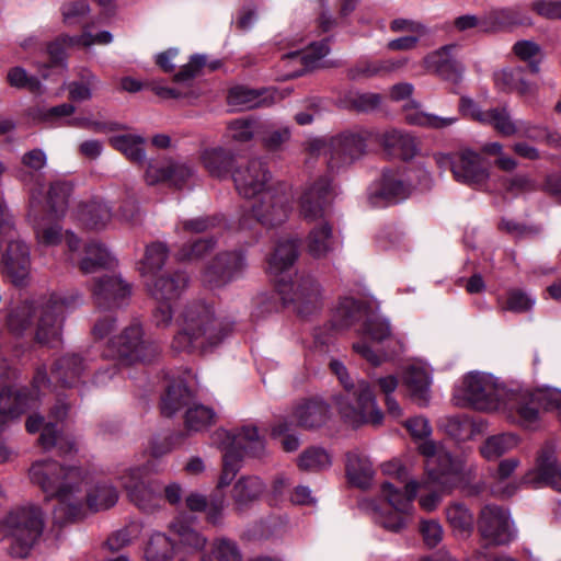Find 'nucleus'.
I'll return each instance as SVG.
<instances>
[{"label":"nucleus","instance_id":"nucleus-48","mask_svg":"<svg viewBox=\"0 0 561 561\" xmlns=\"http://www.w3.org/2000/svg\"><path fill=\"white\" fill-rule=\"evenodd\" d=\"M113 148L121 151L134 162H142L146 158L145 139L138 135H118L110 138Z\"/></svg>","mask_w":561,"mask_h":561},{"label":"nucleus","instance_id":"nucleus-61","mask_svg":"<svg viewBox=\"0 0 561 561\" xmlns=\"http://www.w3.org/2000/svg\"><path fill=\"white\" fill-rule=\"evenodd\" d=\"M520 135L534 141L547 142L557 146L560 141V136L551 131L543 125H535L529 122L520 124Z\"/></svg>","mask_w":561,"mask_h":561},{"label":"nucleus","instance_id":"nucleus-2","mask_svg":"<svg viewBox=\"0 0 561 561\" xmlns=\"http://www.w3.org/2000/svg\"><path fill=\"white\" fill-rule=\"evenodd\" d=\"M335 194L331 178L322 175L306 185L299 199L301 217L309 222L319 221L306 240L308 253L316 259L324 257L333 250V230L325 218Z\"/></svg>","mask_w":561,"mask_h":561},{"label":"nucleus","instance_id":"nucleus-5","mask_svg":"<svg viewBox=\"0 0 561 561\" xmlns=\"http://www.w3.org/2000/svg\"><path fill=\"white\" fill-rule=\"evenodd\" d=\"M80 297H61L51 295V298L39 309L24 302L8 317V328L14 334H21L30 324L32 313H38L35 337L41 344H51L60 340L64 311L72 306Z\"/></svg>","mask_w":561,"mask_h":561},{"label":"nucleus","instance_id":"nucleus-56","mask_svg":"<svg viewBox=\"0 0 561 561\" xmlns=\"http://www.w3.org/2000/svg\"><path fill=\"white\" fill-rule=\"evenodd\" d=\"M7 82L12 88L25 89L31 93L38 94L43 91L41 80L36 76L30 75L26 69L21 66H15L8 70Z\"/></svg>","mask_w":561,"mask_h":561},{"label":"nucleus","instance_id":"nucleus-8","mask_svg":"<svg viewBox=\"0 0 561 561\" xmlns=\"http://www.w3.org/2000/svg\"><path fill=\"white\" fill-rule=\"evenodd\" d=\"M462 390L466 400L476 409L483 411L502 410L516 423H518V412L512 403L513 397L528 391L527 389L507 390L492 375L481 373L467 375L462 381Z\"/></svg>","mask_w":561,"mask_h":561},{"label":"nucleus","instance_id":"nucleus-7","mask_svg":"<svg viewBox=\"0 0 561 561\" xmlns=\"http://www.w3.org/2000/svg\"><path fill=\"white\" fill-rule=\"evenodd\" d=\"M44 513L34 504L11 510L0 520V540H11L10 553L25 558L37 542L44 530Z\"/></svg>","mask_w":561,"mask_h":561},{"label":"nucleus","instance_id":"nucleus-55","mask_svg":"<svg viewBox=\"0 0 561 561\" xmlns=\"http://www.w3.org/2000/svg\"><path fill=\"white\" fill-rule=\"evenodd\" d=\"M71 191L72 187L68 182L55 181L51 183L47 193V206L56 218L64 216Z\"/></svg>","mask_w":561,"mask_h":561},{"label":"nucleus","instance_id":"nucleus-36","mask_svg":"<svg viewBox=\"0 0 561 561\" xmlns=\"http://www.w3.org/2000/svg\"><path fill=\"white\" fill-rule=\"evenodd\" d=\"M410 192L411 187L404 182L402 174L398 171L386 170L382 173L380 185L375 194L387 203H398L405 199L410 195Z\"/></svg>","mask_w":561,"mask_h":561},{"label":"nucleus","instance_id":"nucleus-19","mask_svg":"<svg viewBox=\"0 0 561 561\" xmlns=\"http://www.w3.org/2000/svg\"><path fill=\"white\" fill-rule=\"evenodd\" d=\"M0 243L1 247H4L2 251L3 273L14 285H22L30 274L28 247L21 240L19 233L16 237L0 238Z\"/></svg>","mask_w":561,"mask_h":561},{"label":"nucleus","instance_id":"nucleus-47","mask_svg":"<svg viewBox=\"0 0 561 561\" xmlns=\"http://www.w3.org/2000/svg\"><path fill=\"white\" fill-rule=\"evenodd\" d=\"M264 94L265 91L238 85L230 89L228 103L232 106H239L241 110L261 107L267 104Z\"/></svg>","mask_w":561,"mask_h":561},{"label":"nucleus","instance_id":"nucleus-27","mask_svg":"<svg viewBox=\"0 0 561 561\" xmlns=\"http://www.w3.org/2000/svg\"><path fill=\"white\" fill-rule=\"evenodd\" d=\"M455 44L446 45L425 56L423 65L427 71L445 80L458 81L463 72V66L453 56Z\"/></svg>","mask_w":561,"mask_h":561},{"label":"nucleus","instance_id":"nucleus-31","mask_svg":"<svg viewBox=\"0 0 561 561\" xmlns=\"http://www.w3.org/2000/svg\"><path fill=\"white\" fill-rule=\"evenodd\" d=\"M83 370L82 358L76 354H68L56 362L51 377L65 389H78Z\"/></svg>","mask_w":561,"mask_h":561},{"label":"nucleus","instance_id":"nucleus-29","mask_svg":"<svg viewBox=\"0 0 561 561\" xmlns=\"http://www.w3.org/2000/svg\"><path fill=\"white\" fill-rule=\"evenodd\" d=\"M299 254V241L291 237H282L267 260V272L278 275L294 265Z\"/></svg>","mask_w":561,"mask_h":561},{"label":"nucleus","instance_id":"nucleus-22","mask_svg":"<svg viewBox=\"0 0 561 561\" xmlns=\"http://www.w3.org/2000/svg\"><path fill=\"white\" fill-rule=\"evenodd\" d=\"M194 174L195 169L187 162L165 160L148 165L146 181L150 185L168 182L172 186L182 187Z\"/></svg>","mask_w":561,"mask_h":561},{"label":"nucleus","instance_id":"nucleus-17","mask_svg":"<svg viewBox=\"0 0 561 561\" xmlns=\"http://www.w3.org/2000/svg\"><path fill=\"white\" fill-rule=\"evenodd\" d=\"M365 333L376 342L387 341L392 345L389 353L376 354L366 342L353 344V350L374 366L380 365L383 360L399 354L402 351V343L391 335L389 322L379 317H371L365 322Z\"/></svg>","mask_w":561,"mask_h":561},{"label":"nucleus","instance_id":"nucleus-25","mask_svg":"<svg viewBox=\"0 0 561 561\" xmlns=\"http://www.w3.org/2000/svg\"><path fill=\"white\" fill-rule=\"evenodd\" d=\"M451 172L456 181L468 185H480L489 178L479 153L465 149L454 156Z\"/></svg>","mask_w":561,"mask_h":561},{"label":"nucleus","instance_id":"nucleus-1","mask_svg":"<svg viewBox=\"0 0 561 561\" xmlns=\"http://www.w3.org/2000/svg\"><path fill=\"white\" fill-rule=\"evenodd\" d=\"M32 483L41 488L46 500L55 499L53 518L64 525L84 517L87 510L100 512L113 507L118 491L108 480L89 482L88 473L55 460L36 461L30 468Z\"/></svg>","mask_w":561,"mask_h":561},{"label":"nucleus","instance_id":"nucleus-64","mask_svg":"<svg viewBox=\"0 0 561 561\" xmlns=\"http://www.w3.org/2000/svg\"><path fill=\"white\" fill-rule=\"evenodd\" d=\"M229 137L238 142H247L253 138L254 121L237 118L228 124Z\"/></svg>","mask_w":561,"mask_h":561},{"label":"nucleus","instance_id":"nucleus-21","mask_svg":"<svg viewBox=\"0 0 561 561\" xmlns=\"http://www.w3.org/2000/svg\"><path fill=\"white\" fill-rule=\"evenodd\" d=\"M25 428L30 434L41 431L38 444L44 450H50L57 447L60 454H69L76 450V444L72 438L64 436L57 430L56 424L44 422V417L38 413H31L25 422Z\"/></svg>","mask_w":561,"mask_h":561},{"label":"nucleus","instance_id":"nucleus-16","mask_svg":"<svg viewBox=\"0 0 561 561\" xmlns=\"http://www.w3.org/2000/svg\"><path fill=\"white\" fill-rule=\"evenodd\" d=\"M370 134L366 130L345 131L330 140V169H340L352 164L366 153L367 141Z\"/></svg>","mask_w":561,"mask_h":561},{"label":"nucleus","instance_id":"nucleus-11","mask_svg":"<svg viewBox=\"0 0 561 561\" xmlns=\"http://www.w3.org/2000/svg\"><path fill=\"white\" fill-rule=\"evenodd\" d=\"M157 352L158 347L144 339L142 328L137 322L111 339L107 346V355L116 358L122 365L149 362Z\"/></svg>","mask_w":561,"mask_h":561},{"label":"nucleus","instance_id":"nucleus-49","mask_svg":"<svg viewBox=\"0 0 561 561\" xmlns=\"http://www.w3.org/2000/svg\"><path fill=\"white\" fill-rule=\"evenodd\" d=\"M404 119L410 125L442 129L455 124L457 117H440L420 111L416 106H405Z\"/></svg>","mask_w":561,"mask_h":561},{"label":"nucleus","instance_id":"nucleus-26","mask_svg":"<svg viewBox=\"0 0 561 561\" xmlns=\"http://www.w3.org/2000/svg\"><path fill=\"white\" fill-rule=\"evenodd\" d=\"M428 488L416 480H407V482H389L381 484V497L389 507L401 513H412L413 500L420 488Z\"/></svg>","mask_w":561,"mask_h":561},{"label":"nucleus","instance_id":"nucleus-23","mask_svg":"<svg viewBox=\"0 0 561 561\" xmlns=\"http://www.w3.org/2000/svg\"><path fill=\"white\" fill-rule=\"evenodd\" d=\"M38 404V394L33 396L26 391L13 392L10 389H2L0 392V431L7 428L22 413L36 409Z\"/></svg>","mask_w":561,"mask_h":561},{"label":"nucleus","instance_id":"nucleus-59","mask_svg":"<svg viewBox=\"0 0 561 561\" xmlns=\"http://www.w3.org/2000/svg\"><path fill=\"white\" fill-rule=\"evenodd\" d=\"M446 517L449 525L457 533H470L473 529V515L460 503L450 505L446 510Z\"/></svg>","mask_w":561,"mask_h":561},{"label":"nucleus","instance_id":"nucleus-45","mask_svg":"<svg viewBox=\"0 0 561 561\" xmlns=\"http://www.w3.org/2000/svg\"><path fill=\"white\" fill-rule=\"evenodd\" d=\"M346 473L353 484L363 488L373 476L371 462L359 453L350 451L346 455Z\"/></svg>","mask_w":561,"mask_h":561},{"label":"nucleus","instance_id":"nucleus-3","mask_svg":"<svg viewBox=\"0 0 561 561\" xmlns=\"http://www.w3.org/2000/svg\"><path fill=\"white\" fill-rule=\"evenodd\" d=\"M178 321L180 330L173 337L172 347L179 352L216 345L231 330V324L219 319L215 307L205 300L188 302Z\"/></svg>","mask_w":561,"mask_h":561},{"label":"nucleus","instance_id":"nucleus-40","mask_svg":"<svg viewBox=\"0 0 561 561\" xmlns=\"http://www.w3.org/2000/svg\"><path fill=\"white\" fill-rule=\"evenodd\" d=\"M367 316L366 307L354 298H343L336 306L332 324L337 330L347 329Z\"/></svg>","mask_w":561,"mask_h":561},{"label":"nucleus","instance_id":"nucleus-9","mask_svg":"<svg viewBox=\"0 0 561 561\" xmlns=\"http://www.w3.org/2000/svg\"><path fill=\"white\" fill-rule=\"evenodd\" d=\"M291 196L285 184L277 187H268L256 197L252 198L250 206L239 220L242 229L252 227L251 218L266 228L276 227L285 222L291 209Z\"/></svg>","mask_w":561,"mask_h":561},{"label":"nucleus","instance_id":"nucleus-52","mask_svg":"<svg viewBox=\"0 0 561 561\" xmlns=\"http://www.w3.org/2000/svg\"><path fill=\"white\" fill-rule=\"evenodd\" d=\"M328 53V44L320 42L310 44L307 49L290 51L285 57L302 67L300 70H296L293 73V76H298L301 75L306 68L313 67L314 64L327 56Z\"/></svg>","mask_w":561,"mask_h":561},{"label":"nucleus","instance_id":"nucleus-12","mask_svg":"<svg viewBox=\"0 0 561 561\" xmlns=\"http://www.w3.org/2000/svg\"><path fill=\"white\" fill-rule=\"evenodd\" d=\"M277 290L284 302L293 304L302 317L310 316L322 307L321 287L311 275H297L289 283L282 279Z\"/></svg>","mask_w":561,"mask_h":561},{"label":"nucleus","instance_id":"nucleus-14","mask_svg":"<svg viewBox=\"0 0 561 561\" xmlns=\"http://www.w3.org/2000/svg\"><path fill=\"white\" fill-rule=\"evenodd\" d=\"M245 268L247 259L242 251H224L205 267L202 278L210 288H218L240 278Z\"/></svg>","mask_w":561,"mask_h":561},{"label":"nucleus","instance_id":"nucleus-46","mask_svg":"<svg viewBox=\"0 0 561 561\" xmlns=\"http://www.w3.org/2000/svg\"><path fill=\"white\" fill-rule=\"evenodd\" d=\"M518 437L511 433H502L490 436L480 447V453L486 460H495L516 448Z\"/></svg>","mask_w":561,"mask_h":561},{"label":"nucleus","instance_id":"nucleus-6","mask_svg":"<svg viewBox=\"0 0 561 561\" xmlns=\"http://www.w3.org/2000/svg\"><path fill=\"white\" fill-rule=\"evenodd\" d=\"M329 366L352 399V403H341L340 405L343 417L355 426L362 424L380 425L383 414L377 404L370 383L362 378H353L340 360L332 359Z\"/></svg>","mask_w":561,"mask_h":561},{"label":"nucleus","instance_id":"nucleus-4","mask_svg":"<svg viewBox=\"0 0 561 561\" xmlns=\"http://www.w3.org/2000/svg\"><path fill=\"white\" fill-rule=\"evenodd\" d=\"M211 442L224 451L222 472L218 486L225 488L231 483L240 469L243 455L260 458L265 454V439L260 435L255 425H243L234 431L216 430Z\"/></svg>","mask_w":561,"mask_h":561},{"label":"nucleus","instance_id":"nucleus-57","mask_svg":"<svg viewBox=\"0 0 561 561\" xmlns=\"http://www.w3.org/2000/svg\"><path fill=\"white\" fill-rule=\"evenodd\" d=\"M483 124L492 126L499 134L506 137L513 136L518 131V126L505 107L488 110Z\"/></svg>","mask_w":561,"mask_h":561},{"label":"nucleus","instance_id":"nucleus-38","mask_svg":"<svg viewBox=\"0 0 561 561\" xmlns=\"http://www.w3.org/2000/svg\"><path fill=\"white\" fill-rule=\"evenodd\" d=\"M199 159L211 176L220 179L228 174L233 162V154L222 147H209L201 151Z\"/></svg>","mask_w":561,"mask_h":561},{"label":"nucleus","instance_id":"nucleus-32","mask_svg":"<svg viewBox=\"0 0 561 561\" xmlns=\"http://www.w3.org/2000/svg\"><path fill=\"white\" fill-rule=\"evenodd\" d=\"M380 144L389 154L398 156L403 160L412 159L419 149L415 138L400 129L385 131L380 136Z\"/></svg>","mask_w":561,"mask_h":561},{"label":"nucleus","instance_id":"nucleus-34","mask_svg":"<svg viewBox=\"0 0 561 561\" xmlns=\"http://www.w3.org/2000/svg\"><path fill=\"white\" fill-rule=\"evenodd\" d=\"M169 530L178 541L176 551L183 549L195 553L202 551L207 543V538L184 520L175 519L170 524Z\"/></svg>","mask_w":561,"mask_h":561},{"label":"nucleus","instance_id":"nucleus-62","mask_svg":"<svg viewBox=\"0 0 561 561\" xmlns=\"http://www.w3.org/2000/svg\"><path fill=\"white\" fill-rule=\"evenodd\" d=\"M96 82V77L91 72L83 77V81L70 82L68 84L69 99L77 102L90 100Z\"/></svg>","mask_w":561,"mask_h":561},{"label":"nucleus","instance_id":"nucleus-37","mask_svg":"<svg viewBox=\"0 0 561 561\" xmlns=\"http://www.w3.org/2000/svg\"><path fill=\"white\" fill-rule=\"evenodd\" d=\"M78 220L88 229H103L112 219V210L103 201H91L79 205Z\"/></svg>","mask_w":561,"mask_h":561},{"label":"nucleus","instance_id":"nucleus-51","mask_svg":"<svg viewBox=\"0 0 561 561\" xmlns=\"http://www.w3.org/2000/svg\"><path fill=\"white\" fill-rule=\"evenodd\" d=\"M41 202L33 194L31 196V210L28 213V218L33 220L35 233L38 241L45 245H56L58 244L64 236L61 234L60 227L58 225L44 226L41 221H37V213L38 206Z\"/></svg>","mask_w":561,"mask_h":561},{"label":"nucleus","instance_id":"nucleus-39","mask_svg":"<svg viewBox=\"0 0 561 561\" xmlns=\"http://www.w3.org/2000/svg\"><path fill=\"white\" fill-rule=\"evenodd\" d=\"M193 401V393L183 381H174L167 388L161 399V412L172 416L183 408H188Z\"/></svg>","mask_w":561,"mask_h":561},{"label":"nucleus","instance_id":"nucleus-43","mask_svg":"<svg viewBox=\"0 0 561 561\" xmlns=\"http://www.w3.org/2000/svg\"><path fill=\"white\" fill-rule=\"evenodd\" d=\"M265 483L255 476L240 478L232 489V497L239 506H247L265 492Z\"/></svg>","mask_w":561,"mask_h":561},{"label":"nucleus","instance_id":"nucleus-60","mask_svg":"<svg viewBox=\"0 0 561 561\" xmlns=\"http://www.w3.org/2000/svg\"><path fill=\"white\" fill-rule=\"evenodd\" d=\"M330 466L331 456L327 450L318 447L305 450L298 459V467L306 471H319L327 469Z\"/></svg>","mask_w":561,"mask_h":561},{"label":"nucleus","instance_id":"nucleus-13","mask_svg":"<svg viewBox=\"0 0 561 561\" xmlns=\"http://www.w3.org/2000/svg\"><path fill=\"white\" fill-rule=\"evenodd\" d=\"M153 465L148 462L142 467L129 468L119 476V480L128 496L135 505L146 513H151L160 507L161 497L159 490L147 484L144 478L152 472Z\"/></svg>","mask_w":561,"mask_h":561},{"label":"nucleus","instance_id":"nucleus-58","mask_svg":"<svg viewBox=\"0 0 561 561\" xmlns=\"http://www.w3.org/2000/svg\"><path fill=\"white\" fill-rule=\"evenodd\" d=\"M216 245L213 238L196 239L191 243L182 245L176 251V260L180 262H193L203 259Z\"/></svg>","mask_w":561,"mask_h":561},{"label":"nucleus","instance_id":"nucleus-30","mask_svg":"<svg viewBox=\"0 0 561 561\" xmlns=\"http://www.w3.org/2000/svg\"><path fill=\"white\" fill-rule=\"evenodd\" d=\"M293 417L299 427L307 430L319 427L329 417V407L321 400H304L294 408Z\"/></svg>","mask_w":561,"mask_h":561},{"label":"nucleus","instance_id":"nucleus-33","mask_svg":"<svg viewBox=\"0 0 561 561\" xmlns=\"http://www.w3.org/2000/svg\"><path fill=\"white\" fill-rule=\"evenodd\" d=\"M403 382L413 401L420 405H426L428 403L431 376L426 368L410 366L403 375Z\"/></svg>","mask_w":561,"mask_h":561},{"label":"nucleus","instance_id":"nucleus-20","mask_svg":"<svg viewBox=\"0 0 561 561\" xmlns=\"http://www.w3.org/2000/svg\"><path fill=\"white\" fill-rule=\"evenodd\" d=\"M481 536L493 545H506L515 537L510 514L496 505H485L478 519Z\"/></svg>","mask_w":561,"mask_h":561},{"label":"nucleus","instance_id":"nucleus-28","mask_svg":"<svg viewBox=\"0 0 561 561\" xmlns=\"http://www.w3.org/2000/svg\"><path fill=\"white\" fill-rule=\"evenodd\" d=\"M530 19L519 7L496 8L489 11L482 19V31L499 32L512 30L520 25H530Z\"/></svg>","mask_w":561,"mask_h":561},{"label":"nucleus","instance_id":"nucleus-41","mask_svg":"<svg viewBox=\"0 0 561 561\" xmlns=\"http://www.w3.org/2000/svg\"><path fill=\"white\" fill-rule=\"evenodd\" d=\"M367 510H369L375 524L396 534L402 531L408 526L412 515V513H401L392 508L391 511H386L377 506L374 502L368 503Z\"/></svg>","mask_w":561,"mask_h":561},{"label":"nucleus","instance_id":"nucleus-24","mask_svg":"<svg viewBox=\"0 0 561 561\" xmlns=\"http://www.w3.org/2000/svg\"><path fill=\"white\" fill-rule=\"evenodd\" d=\"M93 298L100 308H118L131 294L130 285L119 276L110 275L95 280Z\"/></svg>","mask_w":561,"mask_h":561},{"label":"nucleus","instance_id":"nucleus-15","mask_svg":"<svg viewBox=\"0 0 561 561\" xmlns=\"http://www.w3.org/2000/svg\"><path fill=\"white\" fill-rule=\"evenodd\" d=\"M522 483L533 489L550 486L561 492V466L552 444L538 451L535 466L523 476Z\"/></svg>","mask_w":561,"mask_h":561},{"label":"nucleus","instance_id":"nucleus-50","mask_svg":"<svg viewBox=\"0 0 561 561\" xmlns=\"http://www.w3.org/2000/svg\"><path fill=\"white\" fill-rule=\"evenodd\" d=\"M113 259L103 244L99 242H90L85 247L84 256L79 261L80 270L83 273H93L99 267L110 266Z\"/></svg>","mask_w":561,"mask_h":561},{"label":"nucleus","instance_id":"nucleus-10","mask_svg":"<svg viewBox=\"0 0 561 561\" xmlns=\"http://www.w3.org/2000/svg\"><path fill=\"white\" fill-rule=\"evenodd\" d=\"M419 451L425 457V469L430 480L443 489L460 486L470 474V469L459 458L451 455L432 440L419 445Z\"/></svg>","mask_w":561,"mask_h":561},{"label":"nucleus","instance_id":"nucleus-35","mask_svg":"<svg viewBox=\"0 0 561 561\" xmlns=\"http://www.w3.org/2000/svg\"><path fill=\"white\" fill-rule=\"evenodd\" d=\"M188 277L183 272L173 275H162L149 287V291L156 300H174L187 287Z\"/></svg>","mask_w":561,"mask_h":561},{"label":"nucleus","instance_id":"nucleus-53","mask_svg":"<svg viewBox=\"0 0 561 561\" xmlns=\"http://www.w3.org/2000/svg\"><path fill=\"white\" fill-rule=\"evenodd\" d=\"M185 427L188 431L199 432L216 421L215 411L204 404H196L192 401L185 412Z\"/></svg>","mask_w":561,"mask_h":561},{"label":"nucleus","instance_id":"nucleus-63","mask_svg":"<svg viewBox=\"0 0 561 561\" xmlns=\"http://www.w3.org/2000/svg\"><path fill=\"white\" fill-rule=\"evenodd\" d=\"M168 247L162 242H153L146 249L144 265L148 271L160 270L168 257Z\"/></svg>","mask_w":561,"mask_h":561},{"label":"nucleus","instance_id":"nucleus-42","mask_svg":"<svg viewBox=\"0 0 561 561\" xmlns=\"http://www.w3.org/2000/svg\"><path fill=\"white\" fill-rule=\"evenodd\" d=\"M495 85L506 92H517L522 95L530 94L534 87L524 79L522 67L505 68L494 73Z\"/></svg>","mask_w":561,"mask_h":561},{"label":"nucleus","instance_id":"nucleus-18","mask_svg":"<svg viewBox=\"0 0 561 561\" xmlns=\"http://www.w3.org/2000/svg\"><path fill=\"white\" fill-rule=\"evenodd\" d=\"M232 179L239 194L249 199L259 196L268 187H277L278 184L272 181L264 163L256 159L238 167Z\"/></svg>","mask_w":561,"mask_h":561},{"label":"nucleus","instance_id":"nucleus-54","mask_svg":"<svg viewBox=\"0 0 561 561\" xmlns=\"http://www.w3.org/2000/svg\"><path fill=\"white\" fill-rule=\"evenodd\" d=\"M215 558L218 561H242V552L238 543L227 537H218L211 543V553H204L202 561H211Z\"/></svg>","mask_w":561,"mask_h":561},{"label":"nucleus","instance_id":"nucleus-44","mask_svg":"<svg viewBox=\"0 0 561 561\" xmlns=\"http://www.w3.org/2000/svg\"><path fill=\"white\" fill-rule=\"evenodd\" d=\"M176 552V545L162 533H153L145 547L146 561H168Z\"/></svg>","mask_w":561,"mask_h":561}]
</instances>
